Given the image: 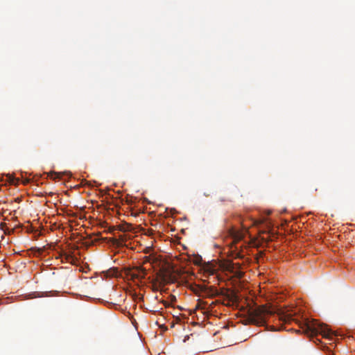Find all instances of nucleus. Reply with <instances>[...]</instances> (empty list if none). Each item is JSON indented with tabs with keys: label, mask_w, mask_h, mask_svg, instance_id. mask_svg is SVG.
<instances>
[{
	"label": "nucleus",
	"mask_w": 355,
	"mask_h": 355,
	"mask_svg": "<svg viewBox=\"0 0 355 355\" xmlns=\"http://www.w3.org/2000/svg\"><path fill=\"white\" fill-rule=\"evenodd\" d=\"M277 314V317L279 321L284 322H288L293 320V316L295 313H290V310H283L275 307L272 305H262L254 309H251L249 311V316L252 322L259 324L264 325L268 318Z\"/></svg>",
	"instance_id": "f257e3e1"
},
{
	"label": "nucleus",
	"mask_w": 355,
	"mask_h": 355,
	"mask_svg": "<svg viewBox=\"0 0 355 355\" xmlns=\"http://www.w3.org/2000/svg\"><path fill=\"white\" fill-rule=\"evenodd\" d=\"M301 329L304 334L310 337L320 334L322 337L331 340L334 336V332L327 325L320 324L315 320L304 322Z\"/></svg>",
	"instance_id": "f03ea898"
},
{
	"label": "nucleus",
	"mask_w": 355,
	"mask_h": 355,
	"mask_svg": "<svg viewBox=\"0 0 355 355\" xmlns=\"http://www.w3.org/2000/svg\"><path fill=\"white\" fill-rule=\"evenodd\" d=\"M198 289L203 297H214L218 295L217 288L214 286H198Z\"/></svg>",
	"instance_id": "7ed1b4c3"
},
{
	"label": "nucleus",
	"mask_w": 355,
	"mask_h": 355,
	"mask_svg": "<svg viewBox=\"0 0 355 355\" xmlns=\"http://www.w3.org/2000/svg\"><path fill=\"white\" fill-rule=\"evenodd\" d=\"M134 270L135 272L130 273V276L133 279H137L141 280L145 277L146 275V270L141 266H137L134 268Z\"/></svg>",
	"instance_id": "20e7f679"
},
{
	"label": "nucleus",
	"mask_w": 355,
	"mask_h": 355,
	"mask_svg": "<svg viewBox=\"0 0 355 355\" xmlns=\"http://www.w3.org/2000/svg\"><path fill=\"white\" fill-rule=\"evenodd\" d=\"M60 258L62 259V262L69 263L72 265H76L78 263V259L73 255L71 253H62L60 254Z\"/></svg>",
	"instance_id": "39448f33"
},
{
	"label": "nucleus",
	"mask_w": 355,
	"mask_h": 355,
	"mask_svg": "<svg viewBox=\"0 0 355 355\" xmlns=\"http://www.w3.org/2000/svg\"><path fill=\"white\" fill-rule=\"evenodd\" d=\"M238 247L236 245H235V251L233 252V257L235 259H243L245 257V254L243 253L242 251H238Z\"/></svg>",
	"instance_id": "423d86ee"
},
{
	"label": "nucleus",
	"mask_w": 355,
	"mask_h": 355,
	"mask_svg": "<svg viewBox=\"0 0 355 355\" xmlns=\"http://www.w3.org/2000/svg\"><path fill=\"white\" fill-rule=\"evenodd\" d=\"M6 178L8 179V181L10 184H16V182H15L17 181L16 179L14 177H12L11 175H10V174L6 175Z\"/></svg>",
	"instance_id": "0eeeda50"
},
{
	"label": "nucleus",
	"mask_w": 355,
	"mask_h": 355,
	"mask_svg": "<svg viewBox=\"0 0 355 355\" xmlns=\"http://www.w3.org/2000/svg\"><path fill=\"white\" fill-rule=\"evenodd\" d=\"M50 176H51V178H53V179L59 178H60V174L56 173V172H52V173H51Z\"/></svg>",
	"instance_id": "6e6552de"
},
{
	"label": "nucleus",
	"mask_w": 355,
	"mask_h": 355,
	"mask_svg": "<svg viewBox=\"0 0 355 355\" xmlns=\"http://www.w3.org/2000/svg\"><path fill=\"white\" fill-rule=\"evenodd\" d=\"M236 265V263H230L229 265V268H230V270H231L232 272H233L234 269L235 268L234 266Z\"/></svg>",
	"instance_id": "1a4fd4ad"
},
{
	"label": "nucleus",
	"mask_w": 355,
	"mask_h": 355,
	"mask_svg": "<svg viewBox=\"0 0 355 355\" xmlns=\"http://www.w3.org/2000/svg\"><path fill=\"white\" fill-rule=\"evenodd\" d=\"M235 275H236L238 278H241V277H242V276H243V272H241V271H239V270H238V271H236V272H235Z\"/></svg>",
	"instance_id": "9d476101"
},
{
	"label": "nucleus",
	"mask_w": 355,
	"mask_h": 355,
	"mask_svg": "<svg viewBox=\"0 0 355 355\" xmlns=\"http://www.w3.org/2000/svg\"><path fill=\"white\" fill-rule=\"evenodd\" d=\"M150 261V258L149 257H145V261H144V263H146V262H149Z\"/></svg>",
	"instance_id": "9b49d317"
},
{
	"label": "nucleus",
	"mask_w": 355,
	"mask_h": 355,
	"mask_svg": "<svg viewBox=\"0 0 355 355\" xmlns=\"http://www.w3.org/2000/svg\"><path fill=\"white\" fill-rule=\"evenodd\" d=\"M236 239L237 240H240V239H241V236L238 235V236H236Z\"/></svg>",
	"instance_id": "f8f14e48"
},
{
	"label": "nucleus",
	"mask_w": 355,
	"mask_h": 355,
	"mask_svg": "<svg viewBox=\"0 0 355 355\" xmlns=\"http://www.w3.org/2000/svg\"><path fill=\"white\" fill-rule=\"evenodd\" d=\"M273 330L277 331V330H279V329L273 327Z\"/></svg>",
	"instance_id": "ddd939ff"
}]
</instances>
